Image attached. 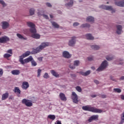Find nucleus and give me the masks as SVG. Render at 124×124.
I'll return each instance as SVG.
<instances>
[{
	"label": "nucleus",
	"mask_w": 124,
	"mask_h": 124,
	"mask_svg": "<svg viewBox=\"0 0 124 124\" xmlns=\"http://www.w3.org/2000/svg\"><path fill=\"white\" fill-rule=\"evenodd\" d=\"M50 45V44L48 42H43L41 44L38 46L36 49H34L32 51V54H37V53H39L44 49V48H46V47H48Z\"/></svg>",
	"instance_id": "f257e3e1"
},
{
	"label": "nucleus",
	"mask_w": 124,
	"mask_h": 124,
	"mask_svg": "<svg viewBox=\"0 0 124 124\" xmlns=\"http://www.w3.org/2000/svg\"><path fill=\"white\" fill-rule=\"evenodd\" d=\"M82 109L84 111H89V112H92L93 113H100L103 112V111L100 109L96 108L93 107H90L89 106H83Z\"/></svg>",
	"instance_id": "f03ea898"
},
{
	"label": "nucleus",
	"mask_w": 124,
	"mask_h": 124,
	"mask_svg": "<svg viewBox=\"0 0 124 124\" xmlns=\"http://www.w3.org/2000/svg\"><path fill=\"white\" fill-rule=\"evenodd\" d=\"M27 25L30 29V31L31 33H35L37 32L36 29H35V25L31 22H27Z\"/></svg>",
	"instance_id": "7ed1b4c3"
},
{
	"label": "nucleus",
	"mask_w": 124,
	"mask_h": 124,
	"mask_svg": "<svg viewBox=\"0 0 124 124\" xmlns=\"http://www.w3.org/2000/svg\"><path fill=\"white\" fill-rule=\"evenodd\" d=\"M31 54V51H27L23 53L21 56L19 57V62L21 63V64H25V62H24V59L26 57H29Z\"/></svg>",
	"instance_id": "20e7f679"
},
{
	"label": "nucleus",
	"mask_w": 124,
	"mask_h": 124,
	"mask_svg": "<svg viewBox=\"0 0 124 124\" xmlns=\"http://www.w3.org/2000/svg\"><path fill=\"white\" fill-rule=\"evenodd\" d=\"M107 66H108V62L107 61L105 60L102 62L100 66L96 70L97 71H102V70L105 69Z\"/></svg>",
	"instance_id": "39448f33"
},
{
	"label": "nucleus",
	"mask_w": 124,
	"mask_h": 124,
	"mask_svg": "<svg viewBox=\"0 0 124 124\" xmlns=\"http://www.w3.org/2000/svg\"><path fill=\"white\" fill-rule=\"evenodd\" d=\"M100 8H102V9H105V10H109L111 11L112 13L115 12V9H113L112 6H106L105 5H101L99 6Z\"/></svg>",
	"instance_id": "423d86ee"
},
{
	"label": "nucleus",
	"mask_w": 124,
	"mask_h": 124,
	"mask_svg": "<svg viewBox=\"0 0 124 124\" xmlns=\"http://www.w3.org/2000/svg\"><path fill=\"white\" fill-rule=\"evenodd\" d=\"M22 103L25 104L27 107H31V106H32V102L31 100H28L25 98L22 100Z\"/></svg>",
	"instance_id": "0eeeda50"
},
{
	"label": "nucleus",
	"mask_w": 124,
	"mask_h": 124,
	"mask_svg": "<svg viewBox=\"0 0 124 124\" xmlns=\"http://www.w3.org/2000/svg\"><path fill=\"white\" fill-rule=\"evenodd\" d=\"M71 98L74 103L78 104V102H79V101H78V95H77V94H76V93L75 92L72 93Z\"/></svg>",
	"instance_id": "6e6552de"
},
{
	"label": "nucleus",
	"mask_w": 124,
	"mask_h": 124,
	"mask_svg": "<svg viewBox=\"0 0 124 124\" xmlns=\"http://www.w3.org/2000/svg\"><path fill=\"white\" fill-rule=\"evenodd\" d=\"M98 115H93L88 119V122L92 123L93 121H98Z\"/></svg>",
	"instance_id": "1a4fd4ad"
},
{
	"label": "nucleus",
	"mask_w": 124,
	"mask_h": 124,
	"mask_svg": "<svg viewBox=\"0 0 124 124\" xmlns=\"http://www.w3.org/2000/svg\"><path fill=\"white\" fill-rule=\"evenodd\" d=\"M30 87V84L29 82L27 81H24L21 85V88L22 90H28Z\"/></svg>",
	"instance_id": "9d476101"
},
{
	"label": "nucleus",
	"mask_w": 124,
	"mask_h": 124,
	"mask_svg": "<svg viewBox=\"0 0 124 124\" xmlns=\"http://www.w3.org/2000/svg\"><path fill=\"white\" fill-rule=\"evenodd\" d=\"M75 43H76V37H73L69 41V46H74L75 45Z\"/></svg>",
	"instance_id": "9b49d317"
},
{
	"label": "nucleus",
	"mask_w": 124,
	"mask_h": 124,
	"mask_svg": "<svg viewBox=\"0 0 124 124\" xmlns=\"http://www.w3.org/2000/svg\"><path fill=\"white\" fill-rule=\"evenodd\" d=\"M9 41V38L6 36L0 38V43H5Z\"/></svg>",
	"instance_id": "f8f14e48"
},
{
	"label": "nucleus",
	"mask_w": 124,
	"mask_h": 124,
	"mask_svg": "<svg viewBox=\"0 0 124 124\" xmlns=\"http://www.w3.org/2000/svg\"><path fill=\"white\" fill-rule=\"evenodd\" d=\"M115 5H117V6H120V7H124V0H122L118 2H115Z\"/></svg>",
	"instance_id": "ddd939ff"
},
{
	"label": "nucleus",
	"mask_w": 124,
	"mask_h": 124,
	"mask_svg": "<svg viewBox=\"0 0 124 124\" xmlns=\"http://www.w3.org/2000/svg\"><path fill=\"white\" fill-rule=\"evenodd\" d=\"M59 96L60 99L62 101H66L67 99L66 97L65 96V94L62 93H61L59 94Z\"/></svg>",
	"instance_id": "4468645a"
},
{
	"label": "nucleus",
	"mask_w": 124,
	"mask_h": 124,
	"mask_svg": "<svg viewBox=\"0 0 124 124\" xmlns=\"http://www.w3.org/2000/svg\"><path fill=\"white\" fill-rule=\"evenodd\" d=\"M62 55L63 57L66 59H69L70 58H71V55L69 54V52L67 51L63 52Z\"/></svg>",
	"instance_id": "2eb2a0df"
},
{
	"label": "nucleus",
	"mask_w": 124,
	"mask_h": 124,
	"mask_svg": "<svg viewBox=\"0 0 124 124\" xmlns=\"http://www.w3.org/2000/svg\"><path fill=\"white\" fill-rule=\"evenodd\" d=\"M32 60H33V58H32V56H30L27 59L23 60L24 64H25V63H28V62H31Z\"/></svg>",
	"instance_id": "dca6fc26"
},
{
	"label": "nucleus",
	"mask_w": 124,
	"mask_h": 124,
	"mask_svg": "<svg viewBox=\"0 0 124 124\" xmlns=\"http://www.w3.org/2000/svg\"><path fill=\"white\" fill-rule=\"evenodd\" d=\"M2 28L3 30H5V29H7V28L9 27V24L6 21L2 22Z\"/></svg>",
	"instance_id": "f3484780"
},
{
	"label": "nucleus",
	"mask_w": 124,
	"mask_h": 124,
	"mask_svg": "<svg viewBox=\"0 0 124 124\" xmlns=\"http://www.w3.org/2000/svg\"><path fill=\"white\" fill-rule=\"evenodd\" d=\"M31 33H32L31 37H32V38H35V39H39V38H40V35L36 33V32Z\"/></svg>",
	"instance_id": "a211bd4d"
},
{
	"label": "nucleus",
	"mask_w": 124,
	"mask_h": 124,
	"mask_svg": "<svg viewBox=\"0 0 124 124\" xmlns=\"http://www.w3.org/2000/svg\"><path fill=\"white\" fill-rule=\"evenodd\" d=\"M85 37L88 40H93L94 39V38L90 33L86 34Z\"/></svg>",
	"instance_id": "6ab92c4d"
},
{
	"label": "nucleus",
	"mask_w": 124,
	"mask_h": 124,
	"mask_svg": "<svg viewBox=\"0 0 124 124\" xmlns=\"http://www.w3.org/2000/svg\"><path fill=\"white\" fill-rule=\"evenodd\" d=\"M86 22L93 23L94 22V18L93 16H89L86 18Z\"/></svg>",
	"instance_id": "aec40b11"
},
{
	"label": "nucleus",
	"mask_w": 124,
	"mask_h": 124,
	"mask_svg": "<svg viewBox=\"0 0 124 124\" xmlns=\"http://www.w3.org/2000/svg\"><path fill=\"white\" fill-rule=\"evenodd\" d=\"M8 96H9V93H3L2 95V100H5V99H7V98H8Z\"/></svg>",
	"instance_id": "412c9836"
},
{
	"label": "nucleus",
	"mask_w": 124,
	"mask_h": 124,
	"mask_svg": "<svg viewBox=\"0 0 124 124\" xmlns=\"http://www.w3.org/2000/svg\"><path fill=\"white\" fill-rule=\"evenodd\" d=\"M116 28L117 29V30L116 31L117 34H121V32H122V26L117 25L116 26Z\"/></svg>",
	"instance_id": "4be33fe9"
},
{
	"label": "nucleus",
	"mask_w": 124,
	"mask_h": 124,
	"mask_svg": "<svg viewBox=\"0 0 124 124\" xmlns=\"http://www.w3.org/2000/svg\"><path fill=\"white\" fill-rule=\"evenodd\" d=\"M11 73L13 74V75H19L20 72V70H14L11 71Z\"/></svg>",
	"instance_id": "5701e85b"
},
{
	"label": "nucleus",
	"mask_w": 124,
	"mask_h": 124,
	"mask_svg": "<svg viewBox=\"0 0 124 124\" xmlns=\"http://www.w3.org/2000/svg\"><path fill=\"white\" fill-rule=\"evenodd\" d=\"M14 92L15 93L21 94V90H20L19 87H15V89L14 90Z\"/></svg>",
	"instance_id": "b1692460"
},
{
	"label": "nucleus",
	"mask_w": 124,
	"mask_h": 124,
	"mask_svg": "<svg viewBox=\"0 0 124 124\" xmlns=\"http://www.w3.org/2000/svg\"><path fill=\"white\" fill-rule=\"evenodd\" d=\"M90 74H91L90 70L87 71L85 72H80V74L83 76H88V75H90Z\"/></svg>",
	"instance_id": "393cba45"
},
{
	"label": "nucleus",
	"mask_w": 124,
	"mask_h": 124,
	"mask_svg": "<svg viewBox=\"0 0 124 124\" xmlns=\"http://www.w3.org/2000/svg\"><path fill=\"white\" fill-rule=\"evenodd\" d=\"M73 5V0H70L69 3L65 4V6H66V7H70Z\"/></svg>",
	"instance_id": "a878e982"
},
{
	"label": "nucleus",
	"mask_w": 124,
	"mask_h": 124,
	"mask_svg": "<svg viewBox=\"0 0 124 124\" xmlns=\"http://www.w3.org/2000/svg\"><path fill=\"white\" fill-rule=\"evenodd\" d=\"M16 36H17L18 38H20V39H24V40H27V39H28L27 37H24L21 34H16Z\"/></svg>",
	"instance_id": "bb28decb"
},
{
	"label": "nucleus",
	"mask_w": 124,
	"mask_h": 124,
	"mask_svg": "<svg viewBox=\"0 0 124 124\" xmlns=\"http://www.w3.org/2000/svg\"><path fill=\"white\" fill-rule=\"evenodd\" d=\"M51 23L54 28H56V29H59V28H60V25H59L56 22H52Z\"/></svg>",
	"instance_id": "cd10ccee"
},
{
	"label": "nucleus",
	"mask_w": 124,
	"mask_h": 124,
	"mask_svg": "<svg viewBox=\"0 0 124 124\" xmlns=\"http://www.w3.org/2000/svg\"><path fill=\"white\" fill-rule=\"evenodd\" d=\"M91 47L93 50H98L100 48L99 46L96 45H92L91 46Z\"/></svg>",
	"instance_id": "c85d7f7f"
},
{
	"label": "nucleus",
	"mask_w": 124,
	"mask_h": 124,
	"mask_svg": "<svg viewBox=\"0 0 124 124\" xmlns=\"http://www.w3.org/2000/svg\"><path fill=\"white\" fill-rule=\"evenodd\" d=\"M48 119H50V120H52V121H54L56 119V116L55 115H49L47 116Z\"/></svg>",
	"instance_id": "c756f323"
},
{
	"label": "nucleus",
	"mask_w": 124,
	"mask_h": 124,
	"mask_svg": "<svg viewBox=\"0 0 124 124\" xmlns=\"http://www.w3.org/2000/svg\"><path fill=\"white\" fill-rule=\"evenodd\" d=\"M51 74H52V75L53 76H55V77H58V76H59V74H58L57 73V72H56V71H55V70H51Z\"/></svg>",
	"instance_id": "7c9ffc66"
},
{
	"label": "nucleus",
	"mask_w": 124,
	"mask_h": 124,
	"mask_svg": "<svg viewBox=\"0 0 124 124\" xmlns=\"http://www.w3.org/2000/svg\"><path fill=\"white\" fill-rule=\"evenodd\" d=\"M91 25L88 23L83 24L81 26V28H90Z\"/></svg>",
	"instance_id": "2f4dec72"
},
{
	"label": "nucleus",
	"mask_w": 124,
	"mask_h": 124,
	"mask_svg": "<svg viewBox=\"0 0 124 124\" xmlns=\"http://www.w3.org/2000/svg\"><path fill=\"white\" fill-rule=\"evenodd\" d=\"M38 15L39 16H43L44 17V18H45V19H49V17H48V16L44 15H44H40V12L38 13Z\"/></svg>",
	"instance_id": "473e14b6"
},
{
	"label": "nucleus",
	"mask_w": 124,
	"mask_h": 124,
	"mask_svg": "<svg viewBox=\"0 0 124 124\" xmlns=\"http://www.w3.org/2000/svg\"><path fill=\"white\" fill-rule=\"evenodd\" d=\"M31 63L32 66H36L37 65V63L33 59L31 62Z\"/></svg>",
	"instance_id": "72a5a7b5"
},
{
	"label": "nucleus",
	"mask_w": 124,
	"mask_h": 124,
	"mask_svg": "<svg viewBox=\"0 0 124 124\" xmlns=\"http://www.w3.org/2000/svg\"><path fill=\"white\" fill-rule=\"evenodd\" d=\"M80 63V62H79V61L77 60L74 61V66H78L79 65Z\"/></svg>",
	"instance_id": "f704fd0d"
},
{
	"label": "nucleus",
	"mask_w": 124,
	"mask_h": 124,
	"mask_svg": "<svg viewBox=\"0 0 124 124\" xmlns=\"http://www.w3.org/2000/svg\"><path fill=\"white\" fill-rule=\"evenodd\" d=\"M113 91L115 92V93H122V90L119 88H114Z\"/></svg>",
	"instance_id": "c9c22d12"
},
{
	"label": "nucleus",
	"mask_w": 124,
	"mask_h": 124,
	"mask_svg": "<svg viewBox=\"0 0 124 124\" xmlns=\"http://www.w3.org/2000/svg\"><path fill=\"white\" fill-rule=\"evenodd\" d=\"M76 90H77L78 93H81L82 92V88H81V87L80 86L76 87Z\"/></svg>",
	"instance_id": "e433bc0d"
},
{
	"label": "nucleus",
	"mask_w": 124,
	"mask_h": 124,
	"mask_svg": "<svg viewBox=\"0 0 124 124\" xmlns=\"http://www.w3.org/2000/svg\"><path fill=\"white\" fill-rule=\"evenodd\" d=\"M0 4H2L3 7H5V6H6V4H5V2H4V1H3V0H0Z\"/></svg>",
	"instance_id": "4c0bfd02"
},
{
	"label": "nucleus",
	"mask_w": 124,
	"mask_h": 124,
	"mask_svg": "<svg viewBox=\"0 0 124 124\" xmlns=\"http://www.w3.org/2000/svg\"><path fill=\"white\" fill-rule=\"evenodd\" d=\"M41 71L42 70L40 69H38L37 70V77H40V76L41 75Z\"/></svg>",
	"instance_id": "58836bf2"
},
{
	"label": "nucleus",
	"mask_w": 124,
	"mask_h": 124,
	"mask_svg": "<svg viewBox=\"0 0 124 124\" xmlns=\"http://www.w3.org/2000/svg\"><path fill=\"white\" fill-rule=\"evenodd\" d=\"M106 59L107 60V61H112L113 59H114V57L108 56L106 57Z\"/></svg>",
	"instance_id": "ea45409f"
},
{
	"label": "nucleus",
	"mask_w": 124,
	"mask_h": 124,
	"mask_svg": "<svg viewBox=\"0 0 124 124\" xmlns=\"http://www.w3.org/2000/svg\"><path fill=\"white\" fill-rule=\"evenodd\" d=\"M30 13L31 15H33L34 14V9L31 8L30 10Z\"/></svg>",
	"instance_id": "a19ab883"
},
{
	"label": "nucleus",
	"mask_w": 124,
	"mask_h": 124,
	"mask_svg": "<svg viewBox=\"0 0 124 124\" xmlns=\"http://www.w3.org/2000/svg\"><path fill=\"white\" fill-rule=\"evenodd\" d=\"M11 55L10 54H8L7 53H6L4 55H3V57L4 58H10V57H11Z\"/></svg>",
	"instance_id": "79ce46f5"
},
{
	"label": "nucleus",
	"mask_w": 124,
	"mask_h": 124,
	"mask_svg": "<svg viewBox=\"0 0 124 124\" xmlns=\"http://www.w3.org/2000/svg\"><path fill=\"white\" fill-rule=\"evenodd\" d=\"M3 74V70L1 68H0V77H1Z\"/></svg>",
	"instance_id": "37998d69"
},
{
	"label": "nucleus",
	"mask_w": 124,
	"mask_h": 124,
	"mask_svg": "<svg viewBox=\"0 0 124 124\" xmlns=\"http://www.w3.org/2000/svg\"><path fill=\"white\" fill-rule=\"evenodd\" d=\"M44 78H45L46 79H47V78H48V77H49V75H48V73H46L44 76H43Z\"/></svg>",
	"instance_id": "c03bdc74"
},
{
	"label": "nucleus",
	"mask_w": 124,
	"mask_h": 124,
	"mask_svg": "<svg viewBox=\"0 0 124 124\" xmlns=\"http://www.w3.org/2000/svg\"><path fill=\"white\" fill-rule=\"evenodd\" d=\"M7 53H8L9 54H11V55H12L13 53L12 52V49H9L7 50Z\"/></svg>",
	"instance_id": "a18cd8bd"
},
{
	"label": "nucleus",
	"mask_w": 124,
	"mask_h": 124,
	"mask_svg": "<svg viewBox=\"0 0 124 124\" xmlns=\"http://www.w3.org/2000/svg\"><path fill=\"white\" fill-rule=\"evenodd\" d=\"M46 5L47 7H52V5L49 2L46 3Z\"/></svg>",
	"instance_id": "49530a36"
},
{
	"label": "nucleus",
	"mask_w": 124,
	"mask_h": 124,
	"mask_svg": "<svg viewBox=\"0 0 124 124\" xmlns=\"http://www.w3.org/2000/svg\"><path fill=\"white\" fill-rule=\"evenodd\" d=\"M88 61L91 62V61H93V57H89L88 58Z\"/></svg>",
	"instance_id": "de8ad7c7"
},
{
	"label": "nucleus",
	"mask_w": 124,
	"mask_h": 124,
	"mask_svg": "<svg viewBox=\"0 0 124 124\" xmlns=\"http://www.w3.org/2000/svg\"><path fill=\"white\" fill-rule=\"evenodd\" d=\"M73 26H74V27H77V26H79V23H78V22H75L73 24Z\"/></svg>",
	"instance_id": "09e8293b"
},
{
	"label": "nucleus",
	"mask_w": 124,
	"mask_h": 124,
	"mask_svg": "<svg viewBox=\"0 0 124 124\" xmlns=\"http://www.w3.org/2000/svg\"><path fill=\"white\" fill-rule=\"evenodd\" d=\"M55 124H62V122L58 120L55 122Z\"/></svg>",
	"instance_id": "8fccbe9b"
},
{
	"label": "nucleus",
	"mask_w": 124,
	"mask_h": 124,
	"mask_svg": "<svg viewBox=\"0 0 124 124\" xmlns=\"http://www.w3.org/2000/svg\"><path fill=\"white\" fill-rule=\"evenodd\" d=\"M69 67H70V68H71V69H75V66H72V65H70L69 66Z\"/></svg>",
	"instance_id": "3c124183"
},
{
	"label": "nucleus",
	"mask_w": 124,
	"mask_h": 124,
	"mask_svg": "<svg viewBox=\"0 0 124 124\" xmlns=\"http://www.w3.org/2000/svg\"><path fill=\"white\" fill-rule=\"evenodd\" d=\"M94 82L95 84H96V85H98V84H99V82L97 80H94Z\"/></svg>",
	"instance_id": "603ef678"
},
{
	"label": "nucleus",
	"mask_w": 124,
	"mask_h": 124,
	"mask_svg": "<svg viewBox=\"0 0 124 124\" xmlns=\"http://www.w3.org/2000/svg\"><path fill=\"white\" fill-rule=\"evenodd\" d=\"M101 97H102V98H106V95H105V94L101 95Z\"/></svg>",
	"instance_id": "864d4df0"
},
{
	"label": "nucleus",
	"mask_w": 124,
	"mask_h": 124,
	"mask_svg": "<svg viewBox=\"0 0 124 124\" xmlns=\"http://www.w3.org/2000/svg\"><path fill=\"white\" fill-rule=\"evenodd\" d=\"M71 76L72 78H73V77H75L76 76V75L75 74H71Z\"/></svg>",
	"instance_id": "5fc2aeb1"
},
{
	"label": "nucleus",
	"mask_w": 124,
	"mask_h": 124,
	"mask_svg": "<svg viewBox=\"0 0 124 124\" xmlns=\"http://www.w3.org/2000/svg\"><path fill=\"white\" fill-rule=\"evenodd\" d=\"M121 99H123V100H124V95H122L121 96Z\"/></svg>",
	"instance_id": "6e6d98bb"
},
{
	"label": "nucleus",
	"mask_w": 124,
	"mask_h": 124,
	"mask_svg": "<svg viewBox=\"0 0 124 124\" xmlns=\"http://www.w3.org/2000/svg\"><path fill=\"white\" fill-rule=\"evenodd\" d=\"M120 79V80H124V76L121 77V78Z\"/></svg>",
	"instance_id": "4d7b16f0"
},
{
	"label": "nucleus",
	"mask_w": 124,
	"mask_h": 124,
	"mask_svg": "<svg viewBox=\"0 0 124 124\" xmlns=\"http://www.w3.org/2000/svg\"><path fill=\"white\" fill-rule=\"evenodd\" d=\"M92 97H96V95L93 94L91 95Z\"/></svg>",
	"instance_id": "13d9d810"
},
{
	"label": "nucleus",
	"mask_w": 124,
	"mask_h": 124,
	"mask_svg": "<svg viewBox=\"0 0 124 124\" xmlns=\"http://www.w3.org/2000/svg\"><path fill=\"white\" fill-rule=\"evenodd\" d=\"M38 60H39V61H40L41 62H42V58H38Z\"/></svg>",
	"instance_id": "bf43d9fd"
},
{
	"label": "nucleus",
	"mask_w": 124,
	"mask_h": 124,
	"mask_svg": "<svg viewBox=\"0 0 124 124\" xmlns=\"http://www.w3.org/2000/svg\"><path fill=\"white\" fill-rule=\"evenodd\" d=\"M50 17L51 19L53 18V15H50Z\"/></svg>",
	"instance_id": "052dcab7"
},
{
	"label": "nucleus",
	"mask_w": 124,
	"mask_h": 124,
	"mask_svg": "<svg viewBox=\"0 0 124 124\" xmlns=\"http://www.w3.org/2000/svg\"><path fill=\"white\" fill-rule=\"evenodd\" d=\"M119 64H124V62L120 63Z\"/></svg>",
	"instance_id": "680f3d73"
},
{
	"label": "nucleus",
	"mask_w": 124,
	"mask_h": 124,
	"mask_svg": "<svg viewBox=\"0 0 124 124\" xmlns=\"http://www.w3.org/2000/svg\"><path fill=\"white\" fill-rule=\"evenodd\" d=\"M92 69H94V67H92Z\"/></svg>",
	"instance_id": "e2e57ef3"
},
{
	"label": "nucleus",
	"mask_w": 124,
	"mask_h": 124,
	"mask_svg": "<svg viewBox=\"0 0 124 124\" xmlns=\"http://www.w3.org/2000/svg\"><path fill=\"white\" fill-rule=\"evenodd\" d=\"M0 35H1V32H0Z\"/></svg>",
	"instance_id": "0e129e2a"
},
{
	"label": "nucleus",
	"mask_w": 124,
	"mask_h": 124,
	"mask_svg": "<svg viewBox=\"0 0 124 124\" xmlns=\"http://www.w3.org/2000/svg\"><path fill=\"white\" fill-rule=\"evenodd\" d=\"M107 3L108 4V3H109V2H107Z\"/></svg>",
	"instance_id": "69168bd1"
}]
</instances>
